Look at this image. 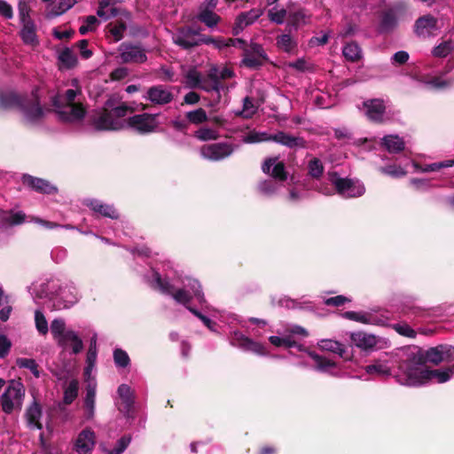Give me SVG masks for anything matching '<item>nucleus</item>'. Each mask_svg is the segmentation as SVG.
<instances>
[{"label":"nucleus","instance_id":"1","mask_svg":"<svg viewBox=\"0 0 454 454\" xmlns=\"http://www.w3.org/2000/svg\"><path fill=\"white\" fill-rule=\"evenodd\" d=\"M163 270L164 278L154 270L145 276V280L153 288L170 295L175 301L185 306L186 309L190 307L189 303L193 299L200 304L206 302L201 286L197 279L178 274L170 262L164 263Z\"/></svg>","mask_w":454,"mask_h":454},{"label":"nucleus","instance_id":"2","mask_svg":"<svg viewBox=\"0 0 454 454\" xmlns=\"http://www.w3.org/2000/svg\"><path fill=\"white\" fill-rule=\"evenodd\" d=\"M394 376L399 384L408 387H419L428 382L442 384L454 376V365L429 370L414 359L407 360L400 363Z\"/></svg>","mask_w":454,"mask_h":454},{"label":"nucleus","instance_id":"3","mask_svg":"<svg viewBox=\"0 0 454 454\" xmlns=\"http://www.w3.org/2000/svg\"><path fill=\"white\" fill-rule=\"evenodd\" d=\"M72 83L74 88L58 92L51 98L54 112L61 121L67 122L80 121L86 114V109L80 99L82 90L77 80H73Z\"/></svg>","mask_w":454,"mask_h":454},{"label":"nucleus","instance_id":"4","mask_svg":"<svg viewBox=\"0 0 454 454\" xmlns=\"http://www.w3.org/2000/svg\"><path fill=\"white\" fill-rule=\"evenodd\" d=\"M38 90H35L28 97H20L13 91H0V108L7 109L16 107L22 114L23 121L27 124L40 121L44 110L40 105Z\"/></svg>","mask_w":454,"mask_h":454},{"label":"nucleus","instance_id":"5","mask_svg":"<svg viewBox=\"0 0 454 454\" xmlns=\"http://www.w3.org/2000/svg\"><path fill=\"white\" fill-rule=\"evenodd\" d=\"M51 333L58 346L70 354L77 355L83 349V341L78 333L66 326L62 318H55L51 323Z\"/></svg>","mask_w":454,"mask_h":454},{"label":"nucleus","instance_id":"6","mask_svg":"<svg viewBox=\"0 0 454 454\" xmlns=\"http://www.w3.org/2000/svg\"><path fill=\"white\" fill-rule=\"evenodd\" d=\"M263 173L270 175L273 179L264 180L258 184L259 192L263 195H272L280 188V183L287 178L285 164L278 158H269L262 166Z\"/></svg>","mask_w":454,"mask_h":454},{"label":"nucleus","instance_id":"7","mask_svg":"<svg viewBox=\"0 0 454 454\" xmlns=\"http://www.w3.org/2000/svg\"><path fill=\"white\" fill-rule=\"evenodd\" d=\"M328 178L341 197L356 198L365 192V187L359 180L343 178L335 172L329 173Z\"/></svg>","mask_w":454,"mask_h":454},{"label":"nucleus","instance_id":"8","mask_svg":"<svg viewBox=\"0 0 454 454\" xmlns=\"http://www.w3.org/2000/svg\"><path fill=\"white\" fill-rule=\"evenodd\" d=\"M25 395V388L22 383L12 380L1 395L2 409L5 413H12L15 409H20Z\"/></svg>","mask_w":454,"mask_h":454},{"label":"nucleus","instance_id":"9","mask_svg":"<svg viewBox=\"0 0 454 454\" xmlns=\"http://www.w3.org/2000/svg\"><path fill=\"white\" fill-rule=\"evenodd\" d=\"M158 126L157 114L143 113L125 120V128H129L141 135L154 132Z\"/></svg>","mask_w":454,"mask_h":454},{"label":"nucleus","instance_id":"10","mask_svg":"<svg viewBox=\"0 0 454 454\" xmlns=\"http://www.w3.org/2000/svg\"><path fill=\"white\" fill-rule=\"evenodd\" d=\"M106 107L94 114L92 117V125L97 130H121L125 129V120L114 118L108 109L110 103L107 102Z\"/></svg>","mask_w":454,"mask_h":454},{"label":"nucleus","instance_id":"11","mask_svg":"<svg viewBox=\"0 0 454 454\" xmlns=\"http://www.w3.org/2000/svg\"><path fill=\"white\" fill-rule=\"evenodd\" d=\"M230 341L232 346L237 347L244 351L252 352L261 356H267L270 355L265 345L254 340L240 332H233Z\"/></svg>","mask_w":454,"mask_h":454},{"label":"nucleus","instance_id":"12","mask_svg":"<svg viewBox=\"0 0 454 454\" xmlns=\"http://www.w3.org/2000/svg\"><path fill=\"white\" fill-rule=\"evenodd\" d=\"M118 51V58L122 63L141 64L147 60L145 50L139 44L122 43Z\"/></svg>","mask_w":454,"mask_h":454},{"label":"nucleus","instance_id":"13","mask_svg":"<svg viewBox=\"0 0 454 454\" xmlns=\"http://www.w3.org/2000/svg\"><path fill=\"white\" fill-rule=\"evenodd\" d=\"M268 60L263 47L256 43H251L243 51L242 65L249 68H258Z\"/></svg>","mask_w":454,"mask_h":454},{"label":"nucleus","instance_id":"14","mask_svg":"<svg viewBox=\"0 0 454 454\" xmlns=\"http://www.w3.org/2000/svg\"><path fill=\"white\" fill-rule=\"evenodd\" d=\"M426 361L434 364H439L442 362L454 361V347L448 344H441L429 348L424 353Z\"/></svg>","mask_w":454,"mask_h":454},{"label":"nucleus","instance_id":"15","mask_svg":"<svg viewBox=\"0 0 454 454\" xmlns=\"http://www.w3.org/2000/svg\"><path fill=\"white\" fill-rule=\"evenodd\" d=\"M234 146L228 143L207 145L201 147L200 155L209 160H221L229 157L234 151Z\"/></svg>","mask_w":454,"mask_h":454},{"label":"nucleus","instance_id":"16","mask_svg":"<svg viewBox=\"0 0 454 454\" xmlns=\"http://www.w3.org/2000/svg\"><path fill=\"white\" fill-rule=\"evenodd\" d=\"M143 98L150 101L155 106H164L174 99V94L171 90L164 85H154L150 87Z\"/></svg>","mask_w":454,"mask_h":454},{"label":"nucleus","instance_id":"17","mask_svg":"<svg viewBox=\"0 0 454 454\" xmlns=\"http://www.w3.org/2000/svg\"><path fill=\"white\" fill-rule=\"evenodd\" d=\"M96 434L90 428L81 431L74 441V450L78 454H88L95 447Z\"/></svg>","mask_w":454,"mask_h":454},{"label":"nucleus","instance_id":"18","mask_svg":"<svg viewBox=\"0 0 454 454\" xmlns=\"http://www.w3.org/2000/svg\"><path fill=\"white\" fill-rule=\"evenodd\" d=\"M263 14V9L253 8L248 12H241L236 19L232 32L239 35L245 27L254 24Z\"/></svg>","mask_w":454,"mask_h":454},{"label":"nucleus","instance_id":"19","mask_svg":"<svg viewBox=\"0 0 454 454\" xmlns=\"http://www.w3.org/2000/svg\"><path fill=\"white\" fill-rule=\"evenodd\" d=\"M198 33L191 28L183 27L173 34L172 39L174 43L184 49H189L200 44Z\"/></svg>","mask_w":454,"mask_h":454},{"label":"nucleus","instance_id":"20","mask_svg":"<svg viewBox=\"0 0 454 454\" xmlns=\"http://www.w3.org/2000/svg\"><path fill=\"white\" fill-rule=\"evenodd\" d=\"M350 340L352 345L364 351L372 350L379 343L376 335L362 331L351 333Z\"/></svg>","mask_w":454,"mask_h":454},{"label":"nucleus","instance_id":"21","mask_svg":"<svg viewBox=\"0 0 454 454\" xmlns=\"http://www.w3.org/2000/svg\"><path fill=\"white\" fill-rule=\"evenodd\" d=\"M364 108L369 120L375 122L383 121L386 106L382 99L375 98L364 101Z\"/></svg>","mask_w":454,"mask_h":454},{"label":"nucleus","instance_id":"22","mask_svg":"<svg viewBox=\"0 0 454 454\" xmlns=\"http://www.w3.org/2000/svg\"><path fill=\"white\" fill-rule=\"evenodd\" d=\"M84 204L94 213L101 216L111 219H117L119 217V214L113 205L105 203L99 200L87 199Z\"/></svg>","mask_w":454,"mask_h":454},{"label":"nucleus","instance_id":"23","mask_svg":"<svg viewBox=\"0 0 454 454\" xmlns=\"http://www.w3.org/2000/svg\"><path fill=\"white\" fill-rule=\"evenodd\" d=\"M59 298L60 303L58 305L59 309H67L75 304L80 295L74 285H67L59 289Z\"/></svg>","mask_w":454,"mask_h":454},{"label":"nucleus","instance_id":"24","mask_svg":"<svg viewBox=\"0 0 454 454\" xmlns=\"http://www.w3.org/2000/svg\"><path fill=\"white\" fill-rule=\"evenodd\" d=\"M22 183L41 193L51 194L57 192V188L48 181L34 177L30 175H24L22 176Z\"/></svg>","mask_w":454,"mask_h":454},{"label":"nucleus","instance_id":"25","mask_svg":"<svg viewBox=\"0 0 454 454\" xmlns=\"http://www.w3.org/2000/svg\"><path fill=\"white\" fill-rule=\"evenodd\" d=\"M311 14L304 9H297L288 12L287 27L290 30H297L299 27L305 26L310 22Z\"/></svg>","mask_w":454,"mask_h":454},{"label":"nucleus","instance_id":"26","mask_svg":"<svg viewBox=\"0 0 454 454\" xmlns=\"http://www.w3.org/2000/svg\"><path fill=\"white\" fill-rule=\"evenodd\" d=\"M97 382L96 380L89 381L86 386V395L84 398V408L86 419H92L95 414Z\"/></svg>","mask_w":454,"mask_h":454},{"label":"nucleus","instance_id":"27","mask_svg":"<svg viewBox=\"0 0 454 454\" xmlns=\"http://www.w3.org/2000/svg\"><path fill=\"white\" fill-rule=\"evenodd\" d=\"M436 19L432 15L420 17L415 23V33L419 36H428L436 29Z\"/></svg>","mask_w":454,"mask_h":454},{"label":"nucleus","instance_id":"28","mask_svg":"<svg viewBox=\"0 0 454 454\" xmlns=\"http://www.w3.org/2000/svg\"><path fill=\"white\" fill-rule=\"evenodd\" d=\"M117 394L121 401L118 409L121 412L128 414L134 403V393L131 387L127 384H121L117 389Z\"/></svg>","mask_w":454,"mask_h":454},{"label":"nucleus","instance_id":"29","mask_svg":"<svg viewBox=\"0 0 454 454\" xmlns=\"http://www.w3.org/2000/svg\"><path fill=\"white\" fill-rule=\"evenodd\" d=\"M42 408L36 401H34L26 411L27 426L31 429H41Z\"/></svg>","mask_w":454,"mask_h":454},{"label":"nucleus","instance_id":"30","mask_svg":"<svg viewBox=\"0 0 454 454\" xmlns=\"http://www.w3.org/2000/svg\"><path fill=\"white\" fill-rule=\"evenodd\" d=\"M223 84L220 82L217 75L211 72L207 77H202L199 89L207 92L215 91L217 93L216 103L220 101V91L223 90Z\"/></svg>","mask_w":454,"mask_h":454},{"label":"nucleus","instance_id":"31","mask_svg":"<svg viewBox=\"0 0 454 454\" xmlns=\"http://www.w3.org/2000/svg\"><path fill=\"white\" fill-rule=\"evenodd\" d=\"M343 317L367 325H380L382 322L373 315L362 311H346L343 313Z\"/></svg>","mask_w":454,"mask_h":454},{"label":"nucleus","instance_id":"32","mask_svg":"<svg viewBox=\"0 0 454 454\" xmlns=\"http://www.w3.org/2000/svg\"><path fill=\"white\" fill-rule=\"evenodd\" d=\"M270 141H274L290 148L302 146L303 145L301 138L288 135L282 131H279L274 135H270Z\"/></svg>","mask_w":454,"mask_h":454},{"label":"nucleus","instance_id":"33","mask_svg":"<svg viewBox=\"0 0 454 454\" xmlns=\"http://www.w3.org/2000/svg\"><path fill=\"white\" fill-rule=\"evenodd\" d=\"M26 215L22 211H0V222L5 225H16L25 222Z\"/></svg>","mask_w":454,"mask_h":454},{"label":"nucleus","instance_id":"34","mask_svg":"<svg viewBox=\"0 0 454 454\" xmlns=\"http://www.w3.org/2000/svg\"><path fill=\"white\" fill-rule=\"evenodd\" d=\"M366 373L376 376H389L391 375V368L387 361L376 360L372 364L365 366Z\"/></svg>","mask_w":454,"mask_h":454},{"label":"nucleus","instance_id":"35","mask_svg":"<svg viewBox=\"0 0 454 454\" xmlns=\"http://www.w3.org/2000/svg\"><path fill=\"white\" fill-rule=\"evenodd\" d=\"M75 4V0H54L50 6L48 17L53 18L65 13Z\"/></svg>","mask_w":454,"mask_h":454},{"label":"nucleus","instance_id":"36","mask_svg":"<svg viewBox=\"0 0 454 454\" xmlns=\"http://www.w3.org/2000/svg\"><path fill=\"white\" fill-rule=\"evenodd\" d=\"M20 36L24 43L31 46L38 44V39L35 33V27L33 22H27L22 24L20 30Z\"/></svg>","mask_w":454,"mask_h":454},{"label":"nucleus","instance_id":"37","mask_svg":"<svg viewBox=\"0 0 454 454\" xmlns=\"http://www.w3.org/2000/svg\"><path fill=\"white\" fill-rule=\"evenodd\" d=\"M307 354L313 359L316 370L321 372H332V369L335 367V363L327 357L320 356L313 352H307Z\"/></svg>","mask_w":454,"mask_h":454},{"label":"nucleus","instance_id":"38","mask_svg":"<svg viewBox=\"0 0 454 454\" xmlns=\"http://www.w3.org/2000/svg\"><path fill=\"white\" fill-rule=\"evenodd\" d=\"M382 145L389 153H399L404 149L403 138L395 135H387L382 138Z\"/></svg>","mask_w":454,"mask_h":454},{"label":"nucleus","instance_id":"39","mask_svg":"<svg viewBox=\"0 0 454 454\" xmlns=\"http://www.w3.org/2000/svg\"><path fill=\"white\" fill-rule=\"evenodd\" d=\"M112 0H99V6L97 11L98 17L105 20L114 18L119 14L116 7H110Z\"/></svg>","mask_w":454,"mask_h":454},{"label":"nucleus","instance_id":"40","mask_svg":"<svg viewBox=\"0 0 454 454\" xmlns=\"http://www.w3.org/2000/svg\"><path fill=\"white\" fill-rule=\"evenodd\" d=\"M318 346L323 350L331 351L338 354L340 357L345 358L346 348L341 343L333 340H322Z\"/></svg>","mask_w":454,"mask_h":454},{"label":"nucleus","instance_id":"41","mask_svg":"<svg viewBox=\"0 0 454 454\" xmlns=\"http://www.w3.org/2000/svg\"><path fill=\"white\" fill-rule=\"evenodd\" d=\"M277 46L285 52L292 53L297 47V42L289 34H283L277 37Z\"/></svg>","mask_w":454,"mask_h":454},{"label":"nucleus","instance_id":"42","mask_svg":"<svg viewBox=\"0 0 454 454\" xmlns=\"http://www.w3.org/2000/svg\"><path fill=\"white\" fill-rule=\"evenodd\" d=\"M79 382L72 380L64 388L63 402L65 404H71L78 396Z\"/></svg>","mask_w":454,"mask_h":454},{"label":"nucleus","instance_id":"43","mask_svg":"<svg viewBox=\"0 0 454 454\" xmlns=\"http://www.w3.org/2000/svg\"><path fill=\"white\" fill-rule=\"evenodd\" d=\"M187 121L191 124L200 125L208 121L207 112L203 108H197L185 114Z\"/></svg>","mask_w":454,"mask_h":454},{"label":"nucleus","instance_id":"44","mask_svg":"<svg viewBox=\"0 0 454 454\" xmlns=\"http://www.w3.org/2000/svg\"><path fill=\"white\" fill-rule=\"evenodd\" d=\"M59 61L67 68H72L77 64V58L73 51L69 48H65L59 53Z\"/></svg>","mask_w":454,"mask_h":454},{"label":"nucleus","instance_id":"45","mask_svg":"<svg viewBox=\"0 0 454 454\" xmlns=\"http://www.w3.org/2000/svg\"><path fill=\"white\" fill-rule=\"evenodd\" d=\"M242 141L246 144H255L270 141V135L267 132H260L253 129L243 136Z\"/></svg>","mask_w":454,"mask_h":454},{"label":"nucleus","instance_id":"46","mask_svg":"<svg viewBox=\"0 0 454 454\" xmlns=\"http://www.w3.org/2000/svg\"><path fill=\"white\" fill-rule=\"evenodd\" d=\"M344 57L350 61H356L362 57V50L356 43H347L342 50Z\"/></svg>","mask_w":454,"mask_h":454},{"label":"nucleus","instance_id":"47","mask_svg":"<svg viewBox=\"0 0 454 454\" xmlns=\"http://www.w3.org/2000/svg\"><path fill=\"white\" fill-rule=\"evenodd\" d=\"M201 74L196 69H190L184 75V84L189 89H199L201 79Z\"/></svg>","mask_w":454,"mask_h":454},{"label":"nucleus","instance_id":"48","mask_svg":"<svg viewBox=\"0 0 454 454\" xmlns=\"http://www.w3.org/2000/svg\"><path fill=\"white\" fill-rule=\"evenodd\" d=\"M454 166V160H446L441 162H434L427 164L423 168H419L418 164L414 163V167L417 170L421 172H434L438 171L443 168H450Z\"/></svg>","mask_w":454,"mask_h":454},{"label":"nucleus","instance_id":"49","mask_svg":"<svg viewBox=\"0 0 454 454\" xmlns=\"http://www.w3.org/2000/svg\"><path fill=\"white\" fill-rule=\"evenodd\" d=\"M29 293L34 299H43L49 295V284L46 282L34 283L29 287Z\"/></svg>","mask_w":454,"mask_h":454},{"label":"nucleus","instance_id":"50","mask_svg":"<svg viewBox=\"0 0 454 454\" xmlns=\"http://www.w3.org/2000/svg\"><path fill=\"white\" fill-rule=\"evenodd\" d=\"M16 364L20 368L28 369L35 378L40 377V372L38 370V364L35 360L31 358L20 357L16 360Z\"/></svg>","mask_w":454,"mask_h":454},{"label":"nucleus","instance_id":"51","mask_svg":"<svg viewBox=\"0 0 454 454\" xmlns=\"http://www.w3.org/2000/svg\"><path fill=\"white\" fill-rule=\"evenodd\" d=\"M114 361L117 367L126 368L130 364L128 353L121 348H115L113 353Z\"/></svg>","mask_w":454,"mask_h":454},{"label":"nucleus","instance_id":"52","mask_svg":"<svg viewBox=\"0 0 454 454\" xmlns=\"http://www.w3.org/2000/svg\"><path fill=\"white\" fill-rule=\"evenodd\" d=\"M195 137L201 141L215 140L219 137L215 129L204 127L195 132Z\"/></svg>","mask_w":454,"mask_h":454},{"label":"nucleus","instance_id":"53","mask_svg":"<svg viewBox=\"0 0 454 454\" xmlns=\"http://www.w3.org/2000/svg\"><path fill=\"white\" fill-rule=\"evenodd\" d=\"M35 324L38 333L42 335H46L49 332L48 322L45 316L41 310L35 311Z\"/></svg>","mask_w":454,"mask_h":454},{"label":"nucleus","instance_id":"54","mask_svg":"<svg viewBox=\"0 0 454 454\" xmlns=\"http://www.w3.org/2000/svg\"><path fill=\"white\" fill-rule=\"evenodd\" d=\"M268 17L271 22L280 25L284 23L286 17L288 18V13L283 8L278 9L274 7L269 10Z\"/></svg>","mask_w":454,"mask_h":454},{"label":"nucleus","instance_id":"55","mask_svg":"<svg viewBox=\"0 0 454 454\" xmlns=\"http://www.w3.org/2000/svg\"><path fill=\"white\" fill-rule=\"evenodd\" d=\"M397 23L395 14L389 11L383 14L380 22V30L382 32H387L393 29Z\"/></svg>","mask_w":454,"mask_h":454},{"label":"nucleus","instance_id":"56","mask_svg":"<svg viewBox=\"0 0 454 454\" xmlns=\"http://www.w3.org/2000/svg\"><path fill=\"white\" fill-rule=\"evenodd\" d=\"M199 19L201 22L205 23L208 27H213L216 26V24L220 20V17L208 10H205L201 12L199 15Z\"/></svg>","mask_w":454,"mask_h":454},{"label":"nucleus","instance_id":"57","mask_svg":"<svg viewBox=\"0 0 454 454\" xmlns=\"http://www.w3.org/2000/svg\"><path fill=\"white\" fill-rule=\"evenodd\" d=\"M454 50V42L449 40L440 43L433 50V54L435 57L443 58L446 57Z\"/></svg>","mask_w":454,"mask_h":454},{"label":"nucleus","instance_id":"58","mask_svg":"<svg viewBox=\"0 0 454 454\" xmlns=\"http://www.w3.org/2000/svg\"><path fill=\"white\" fill-rule=\"evenodd\" d=\"M308 169L310 176L318 178L324 172V166L320 160L315 158L309 160Z\"/></svg>","mask_w":454,"mask_h":454},{"label":"nucleus","instance_id":"59","mask_svg":"<svg viewBox=\"0 0 454 454\" xmlns=\"http://www.w3.org/2000/svg\"><path fill=\"white\" fill-rule=\"evenodd\" d=\"M270 342L276 347H286V348H294L297 347L301 349V346L297 345L295 341H293L289 337H278V336H270L269 338Z\"/></svg>","mask_w":454,"mask_h":454},{"label":"nucleus","instance_id":"60","mask_svg":"<svg viewBox=\"0 0 454 454\" xmlns=\"http://www.w3.org/2000/svg\"><path fill=\"white\" fill-rule=\"evenodd\" d=\"M187 309L192 312L195 317H197L199 319H200L203 324L211 331V332H216V324L213 321H211L207 317L203 315L201 312H200L198 309L192 308V307H187Z\"/></svg>","mask_w":454,"mask_h":454},{"label":"nucleus","instance_id":"61","mask_svg":"<svg viewBox=\"0 0 454 454\" xmlns=\"http://www.w3.org/2000/svg\"><path fill=\"white\" fill-rule=\"evenodd\" d=\"M130 436H122L116 442L115 447L113 450L107 451V454H121L130 443Z\"/></svg>","mask_w":454,"mask_h":454},{"label":"nucleus","instance_id":"62","mask_svg":"<svg viewBox=\"0 0 454 454\" xmlns=\"http://www.w3.org/2000/svg\"><path fill=\"white\" fill-rule=\"evenodd\" d=\"M380 171L393 177H401L406 175V171L400 166L389 165L380 168Z\"/></svg>","mask_w":454,"mask_h":454},{"label":"nucleus","instance_id":"63","mask_svg":"<svg viewBox=\"0 0 454 454\" xmlns=\"http://www.w3.org/2000/svg\"><path fill=\"white\" fill-rule=\"evenodd\" d=\"M287 66L291 68H294L297 71L305 72L309 71L312 68L311 64L307 62L305 59H299L295 61L289 62Z\"/></svg>","mask_w":454,"mask_h":454},{"label":"nucleus","instance_id":"64","mask_svg":"<svg viewBox=\"0 0 454 454\" xmlns=\"http://www.w3.org/2000/svg\"><path fill=\"white\" fill-rule=\"evenodd\" d=\"M85 23L82 25L79 28V32L82 35L87 34L89 31H91L95 28L96 24L98 23V20L95 16H88L85 19Z\"/></svg>","mask_w":454,"mask_h":454}]
</instances>
